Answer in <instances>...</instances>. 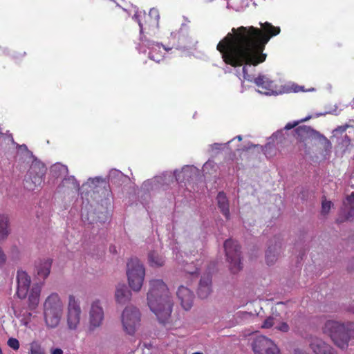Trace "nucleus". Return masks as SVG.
Here are the masks:
<instances>
[{"label":"nucleus","instance_id":"2","mask_svg":"<svg viewBox=\"0 0 354 354\" xmlns=\"http://www.w3.org/2000/svg\"><path fill=\"white\" fill-rule=\"evenodd\" d=\"M147 294V304L160 324L169 322L172 311L173 301L166 283L162 279L149 281Z\"/></svg>","mask_w":354,"mask_h":354},{"label":"nucleus","instance_id":"29","mask_svg":"<svg viewBox=\"0 0 354 354\" xmlns=\"http://www.w3.org/2000/svg\"><path fill=\"white\" fill-rule=\"evenodd\" d=\"M347 201H348L351 208L348 213V216L346 219H348L349 217L354 216V192H352L351 194L348 196Z\"/></svg>","mask_w":354,"mask_h":354},{"label":"nucleus","instance_id":"9","mask_svg":"<svg viewBox=\"0 0 354 354\" xmlns=\"http://www.w3.org/2000/svg\"><path fill=\"white\" fill-rule=\"evenodd\" d=\"M295 131V137L299 142V150L309 153L314 147L315 138L317 131L306 125L298 127Z\"/></svg>","mask_w":354,"mask_h":354},{"label":"nucleus","instance_id":"54","mask_svg":"<svg viewBox=\"0 0 354 354\" xmlns=\"http://www.w3.org/2000/svg\"><path fill=\"white\" fill-rule=\"evenodd\" d=\"M140 40H141V41H143L142 36H141V37H140Z\"/></svg>","mask_w":354,"mask_h":354},{"label":"nucleus","instance_id":"16","mask_svg":"<svg viewBox=\"0 0 354 354\" xmlns=\"http://www.w3.org/2000/svg\"><path fill=\"white\" fill-rule=\"evenodd\" d=\"M177 297L180 301L182 307L185 310H189L193 304L194 295L193 292L187 287L180 286L176 292Z\"/></svg>","mask_w":354,"mask_h":354},{"label":"nucleus","instance_id":"33","mask_svg":"<svg viewBox=\"0 0 354 354\" xmlns=\"http://www.w3.org/2000/svg\"><path fill=\"white\" fill-rule=\"evenodd\" d=\"M346 333L349 335V341L351 338L354 339V322L346 323Z\"/></svg>","mask_w":354,"mask_h":354},{"label":"nucleus","instance_id":"37","mask_svg":"<svg viewBox=\"0 0 354 354\" xmlns=\"http://www.w3.org/2000/svg\"><path fill=\"white\" fill-rule=\"evenodd\" d=\"M155 53L156 52L154 50H151L149 53V57L151 59L154 60L156 62L158 63L160 59L158 57H156Z\"/></svg>","mask_w":354,"mask_h":354},{"label":"nucleus","instance_id":"36","mask_svg":"<svg viewBox=\"0 0 354 354\" xmlns=\"http://www.w3.org/2000/svg\"><path fill=\"white\" fill-rule=\"evenodd\" d=\"M6 261V257L1 248H0V266L5 263Z\"/></svg>","mask_w":354,"mask_h":354},{"label":"nucleus","instance_id":"18","mask_svg":"<svg viewBox=\"0 0 354 354\" xmlns=\"http://www.w3.org/2000/svg\"><path fill=\"white\" fill-rule=\"evenodd\" d=\"M115 300L118 304H124L131 298V292L124 284H118L115 292Z\"/></svg>","mask_w":354,"mask_h":354},{"label":"nucleus","instance_id":"46","mask_svg":"<svg viewBox=\"0 0 354 354\" xmlns=\"http://www.w3.org/2000/svg\"><path fill=\"white\" fill-rule=\"evenodd\" d=\"M343 222V220H340V219H337V223H342Z\"/></svg>","mask_w":354,"mask_h":354},{"label":"nucleus","instance_id":"8","mask_svg":"<svg viewBox=\"0 0 354 354\" xmlns=\"http://www.w3.org/2000/svg\"><path fill=\"white\" fill-rule=\"evenodd\" d=\"M224 248L227 260L230 263V270L236 274L242 269L241 261V247L237 241L227 239L224 243Z\"/></svg>","mask_w":354,"mask_h":354},{"label":"nucleus","instance_id":"31","mask_svg":"<svg viewBox=\"0 0 354 354\" xmlns=\"http://www.w3.org/2000/svg\"><path fill=\"white\" fill-rule=\"evenodd\" d=\"M184 270L185 272L191 275H194L198 272V268L194 265L193 263L187 264L184 268Z\"/></svg>","mask_w":354,"mask_h":354},{"label":"nucleus","instance_id":"7","mask_svg":"<svg viewBox=\"0 0 354 354\" xmlns=\"http://www.w3.org/2000/svg\"><path fill=\"white\" fill-rule=\"evenodd\" d=\"M121 321L124 332L134 335L140 326L141 315L139 310L134 306L126 307L122 313Z\"/></svg>","mask_w":354,"mask_h":354},{"label":"nucleus","instance_id":"42","mask_svg":"<svg viewBox=\"0 0 354 354\" xmlns=\"http://www.w3.org/2000/svg\"><path fill=\"white\" fill-rule=\"evenodd\" d=\"M139 26H140V35H142V32H143V27H142V24L140 22H139Z\"/></svg>","mask_w":354,"mask_h":354},{"label":"nucleus","instance_id":"38","mask_svg":"<svg viewBox=\"0 0 354 354\" xmlns=\"http://www.w3.org/2000/svg\"><path fill=\"white\" fill-rule=\"evenodd\" d=\"M348 127V125L339 126L337 129H335V131L343 133V132L346 131V130L347 129Z\"/></svg>","mask_w":354,"mask_h":354},{"label":"nucleus","instance_id":"30","mask_svg":"<svg viewBox=\"0 0 354 354\" xmlns=\"http://www.w3.org/2000/svg\"><path fill=\"white\" fill-rule=\"evenodd\" d=\"M7 344H8V346L12 348L15 351H17L20 346L19 340L14 337L9 338Z\"/></svg>","mask_w":354,"mask_h":354},{"label":"nucleus","instance_id":"35","mask_svg":"<svg viewBox=\"0 0 354 354\" xmlns=\"http://www.w3.org/2000/svg\"><path fill=\"white\" fill-rule=\"evenodd\" d=\"M298 124H299V122H288V124H286V125L285 126L284 129H286V130H290V129H293L294 127H295Z\"/></svg>","mask_w":354,"mask_h":354},{"label":"nucleus","instance_id":"49","mask_svg":"<svg viewBox=\"0 0 354 354\" xmlns=\"http://www.w3.org/2000/svg\"><path fill=\"white\" fill-rule=\"evenodd\" d=\"M11 141H12V143H15L12 136H11Z\"/></svg>","mask_w":354,"mask_h":354},{"label":"nucleus","instance_id":"34","mask_svg":"<svg viewBox=\"0 0 354 354\" xmlns=\"http://www.w3.org/2000/svg\"><path fill=\"white\" fill-rule=\"evenodd\" d=\"M278 330L283 333H287L290 330V327L286 322H281L275 327Z\"/></svg>","mask_w":354,"mask_h":354},{"label":"nucleus","instance_id":"27","mask_svg":"<svg viewBox=\"0 0 354 354\" xmlns=\"http://www.w3.org/2000/svg\"><path fill=\"white\" fill-rule=\"evenodd\" d=\"M277 319L273 316L267 317L263 322L261 328H270L277 324Z\"/></svg>","mask_w":354,"mask_h":354},{"label":"nucleus","instance_id":"48","mask_svg":"<svg viewBox=\"0 0 354 354\" xmlns=\"http://www.w3.org/2000/svg\"><path fill=\"white\" fill-rule=\"evenodd\" d=\"M192 354H203V353H201V352H195V353H192Z\"/></svg>","mask_w":354,"mask_h":354},{"label":"nucleus","instance_id":"15","mask_svg":"<svg viewBox=\"0 0 354 354\" xmlns=\"http://www.w3.org/2000/svg\"><path fill=\"white\" fill-rule=\"evenodd\" d=\"M309 345L315 354H336L334 349L329 344L318 337H310Z\"/></svg>","mask_w":354,"mask_h":354},{"label":"nucleus","instance_id":"22","mask_svg":"<svg viewBox=\"0 0 354 354\" xmlns=\"http://www.w3.org/2000/svg\"><path fill=\"white\" fill-rule=\"evenodd\" d=\"M280 248L281 246L278 245L269 246L266 254V259L268 265H272L277 261Z\"/></svg>","mask_w":354,"mask_h":354},{"label":"nucleus","instance_id":"40","mask_svg":"<svg viewBox=\"0 0 354 354\" xmlns=\"http://www.w3.org/2000/svg\"><path fill=\"white\" fill-rule=\"evenodd\" d=\"M294 354H308V353L303 349L297 348L294 350Z\"/></svg>","mask_w":354,"mask_h":354},{"label":"nucleus","instance_id":"5","mask_svg":"<svg viewBox=\"0 0 354 354\" xmlns=\"http://www.w3.org/2000/svg\"><path fill=\"white\" fill-rule=\"evenodd\" d=\"M127 275L130 288L135 292L140 290L145 276V269L140 260L131 258L127 262Z\"/></svg>","mask_w":354,"mask_h":354},{"label":"nucleus","instance_id":"39","mask_svg":"<svg viewBox=\"0 0 354 354\" xmlns=\"http://www.w3.org/2000/svg\"><path fill=\"white\" fill-rule=\"evenodd\" d=\"M51 354H63V351L61 348H54L51 350Z\"/></svg>","mask_w":354,"mask_h":354},{"label":"nucleus","instance_id":"21","mask_svg":"<svg viewBox=\"0 0 354 354\" xmlns=\"http://www.w3.org/2000/svg\"><path fill=\"white\" fill-rule=\"evenodd\" d=\"M52 266V259H46L44 261H41L37 266V274L39 277L42 278L43 279H46L50 272Z\"/></svg>","mask_w":354,"mask_h":354},{"label":"nucleus","instance_id":"32","mask_svg":"<svg viewBox=\"0 0 354 354\" xmlns=\"http://www.w3.org/2000/svg\"><path fill=\"white\" fill-rule=\"evenodd\" d=\"M292 89L293 90V91L295 93L309 92V91H315L314 88H310L305 89L304 86H299V85H297V84L292 85Z\"/></svg>","mask_w":354,"mask_h":354},{"label":"nucleus","instance_id":"20","mask_svg":"<svg viewBox=\"0 0 354 354\" xmlns=\"http://www.w3.org/2000/svg\"><path fill=\"white\" fill-rule=\"evenodd\" d=\"M218 207L222 214L227 219L230 218L229 201L226 194L223 192H220L216 197Z\"/></svg>","mask_w":354,"mask_h":354},{"label":"nucleus","instance_id":"17","mask_svg":"<svg viewBox=\"0 0 354 354\" xmlns=\"http://www.w3.org/2000/svg\"><path fill=\"white\" fill-rule=\"evenodd\" d=\"M212 277L209 274H204L200 280L198 295L201 299H206L212 292Z\"/></svg>","mask_w":354,"mask_h":354},{"label":"nucleus","instance_id":"14","mask_svg":"<svg viewBox=\"0 0 354 354\" xmlns=\"http://www.w3.org/2000/svg\"><path fill=\"white\" fill-rule=\"evenodd\" d=\"M17 290L16 295L21 299L27 297L31 283L30 277L24 271L19 270L17 274Z\"/></svg>","mask_w":354,"mask_h":354},{"label":"nucleus","instance_id":"25","mask_svg":"<svg viewBox=\"0 0 354 354\" xmlns=\"http://www.w3.org/2000/svg\"><path fill=\"white\" fill-rule=\"evenodd\" d=\"M317 145H319L321 148L325 151H330L332 148V144L330 141L318 131L317 132L316 136L315 138L314 146Z\"/></svg>","mask_w":354,"mask_h":354},{"label":"nucleus","instance_id":"1","mask_svg":"<svg viewBox=\"0 0 354 354\" xmlns=\"http://www.w3.org/2000/svg\"><path fill=\"white\" fill-rule=\"evenodd\" d=\"M261 28L250 26L232 28L217 44L223 62L230 66H257L264 62L263 51L271 37L279 34V27L269 22L260 23Z\"/></svg>","mask_w":354,"mask_h":354},{"label":"nucleus","instance_id":"24","mask_svg":"<svg viewBox=\"0 0 354 354\" xmlns=\"http://www.w3.org/2000/svg\"><path fill=\"white\" fill-rule=\"evenodd\" d=\"M10 233L9 217L7 214L0 215V237L6 239Z\"/></svg>","mask_w":354,"mask_h":354},{"label":"nucleus","instance_id":"45","mask_svg":"<svg viewBox=\"0 0 354 354\" xmlns=\"http://www.w3.org/2000/svg\"><path fill=\"white\" fill-rule=\"evenodd\" d=\"M95 180L97 183H99L100 181L103 182V180L100 178H95Z\"/></svg>","mask_w":354,"mask_h":354},{"label":"nucleus","instance_id":"44","mask_svg":"<svg viewBox=\"0 0 354 354\" xmlns=\"http://www.w3.org/2000/svg\"><path fill=\"white\" fill-rule=\"evenodd\" d=\"M71 180H74V179H73V178H65V179L64 180V183H66L67 181H70Z\"/></svg>","mask_w":354,"mask_h":354},{"label":"nucleus","instance_id":"19","mask_svg":"<svg viewBox=\"0 0 354 354\" xmlns=\"http://www.w3.org/2000/svg\"><path fill=\"white\" fill-rule=\"evenodd\" d=\"M41 291V285L35 284L32 287L28 299V306L30 310H35L38 306Z\"/></svg>","mask_w":354,"mask_h":354},{"label":"nucleus","instance_id":"11","mask_svg":"<svg viewBox=\"0 0 354 354\" xmlns=\"http://www.w3.org/2000/svg\"><path fill=\"white\" fill-rule=\"evenodd\" d=\"M252 349L255 354H280L279 349L270 339L257 336L252 342Z\"/></svg>","mask_w":354,"mask_h":354},{"label":"nucleus","instance_id":"53","mask_svg":"<svg viewBox=\"0 0 354 354\" xmlns=\"http://www.w3.org/2000/svg\"><path fill=\"white\" fill-rule=\"evenodd\" d=\"M165 48V50L166 51H168L169 50H170V49H171V48Z\"/></svg>","mask_w":354,"mask_h":354},{"label":"nucleus","instance_id":"12","mask_svg":"<svg viewBox=\"0 0 354 354\" xmlns=\"http://www.w3.org/2000/svg\"><path fill=\"white\" fill-rule=\"evenodd\" d=\"M104 313L99 300L94 301L91 306L88 318V330L94 331L100 328L103 323Z\"/></svg>","mask_w":354,"mask_h":354},{"label":"nucleus","instance_id":"23","mask_svg":"<svg viewBox=\"0 0 354 354\" xmlns=\"http://www.w3.org/2000/svg\"><path fill=\"white\" fill-rule=\"evenodd\" d=\"M148 261L151 267H161L165 263L164 257L156 251L149 253Z\"/></svg>","mask_w":354,"mask_h":354},{"label":"nucleus","instance_id":"26","mask_svg":"<svg viewBox=\"0 0 354 354\" xmlns=\"http://www.w3.org/2000/svg\"><path fill=\"white\" fill-rule=\"evenodd\" d=\"M28 354H45V350L37 341H33L29 344Z\"/></svg>","mask_w":354,"mask_h":354},{"label":"nucleus","instance_id":"6","mask_svg":"<svg viewBox=\"0 0 354 354\" xmlns=\"http://www.w3.org/2000/svg\"><path fill=\"white\" fill-rule=\"evenodd\" d=\"M46 172V166L40 161H32L30 169L25 176L24 186L29 191H34L41 186Z\"/></svg>","mask_w":354,"mask_h":354},{"label":"nucleus","instance_id":"28","mask_svg":"<svg viewBox=\"0 0 354 354\" xmlns=\"http://www.w3.org/2000/svg\"><path fill=\"white\" fill-rule=\"evenodd\" d=\"M332 206L333 203L330 201H327L324 197V199L322 201V214L324 215L327 214Z\"/></svg>","mask_w":354,"mask_h":354},{"label":"nucleus","instance_id":"4","mask_svg":"<svg viewBox=\"0 0 354 354\" xmlns=\"http://www.w3.org/2000/svg\"><path fill=\"white\" fill-rule=\"evenodd\" d=\"M322 332L328 336L333 343L341 349L349 345V335L346 333V324L335 320H327L322 327Z\"/></svg>","mask_w":354,"mask_h":354},{"label":"nucleus","instance_id":"3","mask_svg":"<svg viewBox=\"0 0 354 354\" xmlns=\"http://www.w3.org/2000/svg\"><path fill=\"white\" fill-rule=\"evenodd\" d=\"M63 313V304L56 292L47 297L44 303V316L48 327L55 328L58 326Z\"/></svg>","mask_w":354,"mask_h":354},{"label":"nucleus","instance_id":"47","mask_svg":"<svg viewBox=\"0 0 354 354\" xmlns=\"http://www.w3.org/2000/svg\"><path fill=\"white\" fill-rule=\"evenodd\" d=\"M214 145V146L216 147V148L217 149V148H218V147L220 145H219V144H218V143H215Z\"/></svg>","mask_w":354,"mask_h":354},{"label":"nucleus","instance_id":"52","mask_svg":"<svg viewBox=\"0 0 354 354\" xmlns=\"http://www.w3.org/2000/svg\"><path fill=\"white\" fill-rule=\"evenodd\" d=\"M110 250H111V251H114V252H115V248H114L113 249H112V248H110Z\"/></svg>","mask_w":354,"mask_h":354},{"label":"nucleus","instance_id":"43","mask_svg":"<svg viewBox=\"0 0 354 354\" xmlns=\"http://www.w3.org/2000/svg\"><path fill=\"white\" fill-rule=\"evenodd\" d=\"M235 139H237L239 141H241L242 140V136H237L234 139H232L231 141H233Z\"/></svg>","mask_w":354,"mask_h":354},{"label":"nucleus","instance_id":"50","mask_svg":"<svg viewBox=\"0 0 354 354\" xmlns=\"http://www.w3.org/2000/svg\"><path fill=\"white\" fill-rule=\"evenodd\" d=\"M110 250H111V251H114V252H115V248H114L113 249H112V248H110Z\"/></svg>","mask_w":354,"mask_h":354},{"label":"nucleus","instance_id":"13","mask_svg":"<svg viewBox=\"0 0 354 354\" xmlns=\"http://www.w3.org/2000/svg\"><path fill=\"white\" fill-rule=\"evenodd\" d=\"M81 308L75 297L70 295L68 305L67 324L70 329L75 330L77 328L80 321Z\"/></svg>","mask_w":354,"mask_h":354},{"label":"nucleus","instance_id":"51","mask_svg":"<svg viewBox=\"0 0 354 354\" xmlns=\"http://www.w3.org/2000/svg\"><path fill=\"white\" fill-rule=\"evenodd\" d=\"M110 250H111V251H114V252H115V248H114L113 249H112V248H110Z\"/></svg>","mask_w":354,"mask_h":354},{"label":"nucleus","instance_id":"10","mask_svg":"<svg viewBox=\"0 0 354 354\" xmlns=\"http://www.w3.org/2000/svg\"><path fill=\"white\" fill-rule=\"evenodd\" d=\"M241 68L243 80L254 82L258 86L260 93L266 95H272L277 93L274 82L266 76L259 75L256 77L254 75L249 73V69H252V68Z\"/></svg>","mask_w":354,"mask_h":354},{"label":"nucleus","instance_id":"55","mask_svg":"<svg viewBox=\"0 0 354 354\" xmlns=\"http://www.w3.org/2000/svg\"><path fill=\"white\" fill-rule=\"evenodd\" d=\"M207 164H208L207 162V163H205V165H204V167H207Z\"/></svg>","mask_w":354,"mask_h":354},{"label":"nucleus","instance_id":"41","mask_svg":"<svg viewBox=\"0 0 354 354\" xmlns=\"http://www.w3.org/2000/svg\"><path fill=\"white\" fill-rule=\"evenodd\" d=\"M17 146H19V147H20L22 149H24V150H27L28 149L27 146L26 145H17Z\"/></svg>","mask_w":354,"mask_h":354}]
</instances>
